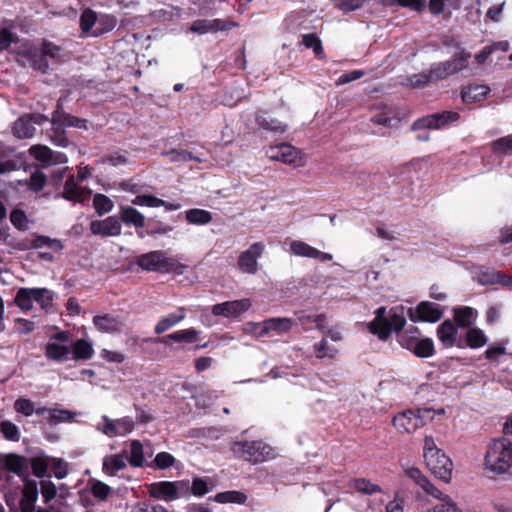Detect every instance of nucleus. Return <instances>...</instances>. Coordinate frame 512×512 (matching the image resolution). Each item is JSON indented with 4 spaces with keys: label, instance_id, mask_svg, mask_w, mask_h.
<instances>
[{
    "label": "nucleus",
    "instance_id": "f257e3e1",
    "mask_svg": "<svg viewBox=\"0 0 512 512\" xmlns=\"http://www.w3.org/2000/svg\"><path fill=\"white\" fill-rule=\"evenodd\" d=\"M405 324V317L396 308H391L387 313L386 307L382 306L375 311V317L367 324V329L381 341H387L395 332L400 346L412 352L420 337L403 331Z\"/></svg>",
    "mask_w": 512,
    "mask_h": 512
},
{
    "label": "nucleus",
    "instance_id": "f03ea898",
    "mask_svg": "<svg viewBox=\"0 0 512 512\" xmlns=\"http://www.w3.org/2000/svg\"><path fill=\"white\" fill-rule=\"evenodd\" d=\"M485 467L495 475L504 474L512 467V442L509 439L502 437L490 442Z\"/></svg>",
    "mask_w": 512,
    "mask_h": 512
},
{
    "label": "nucleus",
    "instance_id": "7ed1b4c3",
    "mask_svg": "<svg viewBox=\"0 0 512 512\" xmlns=\"http://www.w3.org/2000/svg\"><path fill=\"white\" fill-rule=\"evenodd\" d=\"M135 263L145 271H154L159 273L182 274L185 265L180 263L175 257H168L165 251L154 250L140 254L136 257Z\"/></svg>",
    "mask_w": 512,
    "mask_h": 512
},
{
    "label": "nucleus",
    "instance_id": "20e7f679",
    "mask_svg": "<svg viewBox=\"0 0 512 512\" xmlns=\"http://www.w3.org/2000/svg\"><path fill=\"white\" fill-rule=\"evenodd\" d=\"M434 417L430 408L408 409L393 417L392 424L400 433H413Z\"/></svg>",
    "mask_w": 512,
    "mask_h": 512
},
{
    "label": "nucleus",
    "instance_id": "39448f33",
    "mask_svg": "<svg viewBox=\"0 0 512 512\" xmlns=\"http://www.w3.org/2000/svg\"><path fill=\"white\" fill-rule=\"evenodd\" d=\"M234 455L246 461L257 464L273 456V448L268 444L257 441L235 442L232 446Z\"/></svg>",
    "mask_w": 512,
    "mask_h": 512
},
{
    "label": "nucleus",
    "instance_id": "423d86ee",
    "mask_svg": "<svg viewBox=\"0 0 512 512\" xmlns=\"http://www.w3.org/2000/svg\"><path fill=\"white\" fill-rule=\"evenodd\" d=\"M148 494L154 499L171 502L189 494V481H159L148 485Z\"/></svg>",
    "mask_w": 512,
    "mask_h": 512
},
{
    "label": "nucleus",
    "instance_id": "0eeeda50",
    "mask_svg": "<svg viewBox=\"0 0 512 512\" xmlns=\"http://www.w3.org/2000/svg\"><path fill=\"white\" fill-rule=\"evenodd\" d=\"M460 119V114L456 111H442L439 113L429 114L418 118L411 125L412 131L422 129H443L450 124L457 122Z\"/></svg>",
    "mask_w": 512,
    "mask_h": 512
},
{
    "label": "nucleus",
    "instance_id": "6e6552de",
    "mask_svg": "<svg viewBox=\"0 0 512 512\" xmlns=\"http://www.w3.org/2000/svg\"><path fill=\"white\" fill-rule=\"evenodd\" d=\"M425 463L430 472L438 479L449 483L452 477L453 463L451 459L441 450L438 454L429 455Z\"/></svg>",
    "mask_w": 512,
    "mask_h": 512
},
{
    "label": "nucleus",
    "instance_id": "1a4fd4ad",
    "mask_svg": "<svg viewBox=\"0 0 512 512\" xmlns=\"http://www.w3.org/2000/svg\"><path fill=\"white\" fill-rule=\"evenodd\" d=\"M409 319L416 322H438L443 317V310L441 307L433 302L421 301L415 308H409Z\"/></svg>",
    "mask_w": 512,
    "mask_h": 512
},
{
    "label": "nucleus",
    "instance_id": "9d476101",
    "mask_svg": "<svg viewBox=\"0 0 512 512\" xmlns=\"http://www.w3.org/2000/svg\"><path fill=\"white\" fill-rule=\"evenodd\" d=\"M265 245L262 242H255L238 257L237 267L242 273L256 274L258 271V259L263 255Z\"/></svg>",
    "mask_w": 512,
    "mask_h": 512
},
{
    "label": "nucleus",
    "instance_id": "9b49d317",
    "mask_svg": "<svg viewBox=\"0 0 512 512\" xmlns=\"http://www.w3.org/2000/svg\"><path fill=\"white\" fill-rule=\"evenodd\" d=\"M267 156L274 161H281L285 164L300 166L301 156L300 151L297 150L290 144L282 143L277 146L270 147L267 152Z\"/></svg>",
    "mask_w": 512,
    "mask_h": 512
},
{
    "label": "nucleus",
    "instance_id": "f8f14e48",
    "mask_svg": "<svg viewBox=\"0 0 512 512\" xmlns=\"http://www.w3.org/2000/svg\"><path fill=\"white\" fill-rule=\"evenodd\" d=\"M90 195L85 187L76 181L75 175H69L64 183L63 191L58 193L56 198H63L74 203H83Z\"/></svg>",
    "mask_w": 512,
    "mask_h": 512
},
{
    "label": "nucleus",
    "instance_id": "ddd939ff",
    "mask_svg": "<svg viewBox=\"0 0 512 512\" xmlns=\"http://www.w3.org/2000/svg\"><path fill=\"white\" fill-rule=\"evenodd\" d=\"M251 301L249 299H240L234 301H226L216 304L212 307L214 316H223L226 318H236L249 310Z\"/></svg>",
    "mask_w": 512,
    "mask_h": 512
},
{
    "label": "nucleus",
    "instance_id": "4468645a",
    "mask_svg": "<svg viewBox=\"0 0 512 512\" xmlns=\"http://www.w3.org/2000/svg\"><path fill=\"white\" fill-rule=\"evenodd\" d=\"M235 26L234 22L222 19H197L191 23L189 30L192 33L203 35L209 32L216 33L218 31L230 30Z\"/></svg>",
    "mask_w": 512,
    "mask_h": 512
},
{
    "label": "nucleus",
    "instance_id": "2eb2a0df",
    "mask_svg": "<svg viewBox=\"0 0 512 512\" xmlns=\"http://www.w3.org/2000/svg\"><path fill=\"white\" fill-rule=\"evenodd\" d=\"M90 231L92 234L102 237L120 236L122 227L116 216H109L104 220L91 221Z\"/></svg>",
    "mask_w": 512,
    "mask_h": 512
},
{
    "label": "nucleus",
    "instance_id": "dca6fc26",
    "mask_svg": "<svg viewBox=\"0 0 512 512\" xmlns=\"http://www.w3.org/2000/svg\"><path fill=\"white\" fill-rule=\"evenodd\" d=\"M476 280L480 285L488 286L499 284L503 287L512 286V276L492 268L481 269L476 274Z\"/></svg>",
    "mask_w": 512,
    "mask_h": 512
},
{
    "label": "nucleus",
    "instance_id": "f3484780",
    "mask_svg": "<svg viewBox=\"0 0 512 512\" xmlns=\"http://www.w3.org/2000/svg\"><path fill=\"white\" fill-rule=\"evenodd\" d=\"M92 322L95 328L101 333L117 334L122 332L124 327V322L120 317L109 313L95 315Z\"/></svg>",
    "mask_w": 512,
    "mask_h": 512
},
{
    "label": "nucleus",
    "instance_id": "a211bd4d",
    "mask_svg": "<svg viewBox=\"0 0 512 512\" xmlns=\"http://www.w3.org/2000/svg\"><path fill=\"white\" fill-rule=\"evenodd\" d=\"M462 69H464V66L458 63L457 58H453L444 62L433 63L430 66L429 72L431 73L432 81H439L458 73Z\"/></svg>",
    "mask_w": 512,
    "mask_h": 512
},
{
    "label": "nucleus",
    "instance_id": "6ab92c4d",
    "mask_svg": "<svg viewBox=\"0 0 512 512\" xmlns=\"http://www.w3.org/2000/svg\"><path fill=\"white\" fill-rule=\"evenodd\" d=\"M457 326L451 320L443 321L437 328V337L445 347H463L457 342Z\"/></svg>",
    "mask_w": 512,
    "mask_h": 512
},
{
    "label": "nucleus",
    "instance_id": "aec40b11",
    "mask_svg": "<svg viewBox=\"0 0 512 512\" xmlns=\"http://www.w3.org/2000/svg\"><path fill=\"white\" fill-rule=\"evenodd\" d=\"M256 124L266 131L283 134L287 130V125L281 121L272 118L266 111L259 110L255 113Z\"/></svg>",
    "mask_w": 512,
    "mask_h": 512
},
{
    "label": "nucleus",
    "instance_id": "412c9836",
    "mask_svg": "<svg viewBox=\"0 0 512 512\" xmlns=\"http://www.w3.org/2000/svg\"><path fill=\"white\" fill-rule=\"evenodd\" d=\"M119 219L127 226H134L136 229L144 228L146 224L145 216L132 206L121 205L119 210Z\"/></svg>",
    "mask_w": 512,
    "mask_h": 512
},
{
    "label": "nucleus",
    "instance_id": "4be33fe9",
    "mask_svg": "<svg viewBox=\"0 0 512 512\" xmlns=\"http://www.w3.org/2000/svg\"><path fill=\"white\" fill-rule=\"evenodd\" d=\"M87 123L88 121L86 119H82L79 117H76L72 114L66 113L64 111H60L59 109L55 110L52 114V124L56 125L59 124L61 126L65 127H75L79 129L87 130Z\"/></svg>",
    "mask_w": 512,
    "mask_h": 512
},
{
    "label": "nucleus",
    "instance_id": "5701e85b",
    "mask_svg": "<svg viewBox=\"0 0 512 512\" xmlns=\"http://www.w3.org/2000/svg\"><path fill=\"white\" fill-rule=\"evenodd\" d=\"M199 336V331L195 328H188L183 330H178L166 336L160 337L156 340V342L170 345L172 342H186L193 343L197 341Z\"/></svg>",
    "mask_w": 512,
    "mask_h": 512
},
{
    "label": "nucleus",
    "instance_id": "b1692460",
    "mask_svg": "<svg viewBox=\"0 0 512 512\" xmlns=\"http://www.w3.org/2000/svg\"><path fill=\"white\" fill-rule=\"evenodd\" d=\"M490 93V88L486 85H469L461 90V99L466 104L483 101Z\"/></svg>",
    "mask_w": 512,
    "mask_h": 512
},
{
    "label": "nucleus",
    "instance_id": "393cba45",
    "mask_svg": "<svg viewBox=\"0 0 512 512\" xmlns=\"http://www.w3.org/2000/svg\"><path fill=\"white\" fill-rule=\"evenodd\" d=\"M0 467L8 472L21 475L26 465V458L18 454L10 453L0 456Z\"/></svg>",
    "mask_w": 512,
    "mask_h": 512
},
{
    "label": "nucleus",
    "instance_id": "a878e982",
    "mask_svg": "<svg viewBox=\"0 0 512 512\" xmlns=\"http://www.w3.org/2000/svg\"><path fill=\"white\" fill-rule=\"evenodd\" d=\"M127 457L123 453L107 455L103 458L102 471L104 474L114 476L118 471L126 468Z\"/></svg>",
    "mask_w": 512,
    "mask_h": 512
},
{
    "label": "nucleus",
    "instance_id": "bb28decb",
    "mask_svg": "<svg viewBox=\"0 0 512 512\" xmlns=\"http://www.w3.org/2000/svg\"><path fill=\"white\" fill-rule=\"evenodd\" d=\"M186 317L185 308L179 307L176 312L170 313L169 315L163 317L156 324L154 331L156 334L161 335L171 327L175 326Z\"/></svg>",
    "mask_w": 512,
    "mask_h": 512
},
{
    "label": "nucleus",
    "instance_id": "cd10ccee",
    "mask_svg": "<svg viewBox=\"0 0 512 512\" xmlns=\"http://www.w3.org/2000/svg\"><path fill=\"white\" fill-rule=\"evenodd\" d=\"M475 310L469 306L458 307L453 310L455 325L459 328H469L475 321Z\"/></svg>",
    "mask_w": 512,
    "mask_h": 512
},
{
    "label": "nucleus",
    "instance_id": "c85d7f7f",
    "mask_svg": "<svg viewBox=\"0 0 512 512\" xmlns=\"http://www.w3.org/2000/svg\"><path fill=\"white\" fill-rule=\"evenodd\" d=\"M146 230L145 232L138 231L137 234L140 238H144L145 235L155 236V235H165L172 231V227L165 224L161 220L156 218H149L145 224Z\"/></svg>",
    "mask_w": 512,
    "mask_h": 512
},
{
    "label": "nucleus",
    "instance_id": "c756f323",
    "mask_svg": "<svg viewBox=\"0 0 512 512\" xmlns=\"http://www.w3.org/2000/svg\"><path fill=\"white\" fill-rule=\"evenodd\" d=\"M73 354V359L78 360H89L94 355V349L92 344L84 339H78L73 342L71 346V350Z\"/></svg>",
    "mask_w": 512,
    "mask_h": 512
},
{
    "label": "nucleus",
    "instance_id": "7c9ffc66",
    "mask_svg": "<svg viewBox=\"0 0 512 512\" xmlns=\"http://www.w3.org/2000/svg\"><path fill=\"white\" fill-rule=\"evenodd\" d=\"M292 328V320L290 318H269L263 321V331L268 333L275 331L278 334L289 332Z\"/></svg>",
    "mask_w": 512,
    "mask_h": 512
},
{
    "label": "nucleus",
    "instance_id": "2f4dec72",
    "mask_svg": "<svg viewBox=\"0 0 512 512\" xmlns=\"http://www.w3.org/2000/svg\"><path fill=\"white\" fill-rule=\"evenodd\" d=\"M117 25V19L114 15L101 14L97 17L96 28L92 32V37H99L111 32Z\"/></svg>",
    "mask_w": 512,
    "mask_h": 512
},
{
    "label": "nucleus",
    "instance_id": "473e14b6",
    "mask_svg": "<svg viewBox=\"0 0 512 512\" xmlns=\"http://www.w3.org/2000/svg\"><path fill=\"white\" fill-rule=\"evenodd\" d=\"M97 13L91 8L82 11L79 20V26L83 35L92 36L94 28L97 24Z\"/></svg>",
    "mask_w": 512,
    "mask_h": 512
},
{
    "label": "nucleus",
    "instance_id": "72a5a7b5",
    "mask_svg": "<svg viewBox=\"0 0 512 512\" xmlns=\"http://www.w3.org/2000/svg\"><path fill=\"white\" fill-rule=\"evenodd\" d=\"M70 354V348L65 345L54 342L47 343L45 346V356L53 361H66Z\"/></svg>",
    "mask_w": 512,
    "mask_h": 512
},
{
    "label": "nucleus",
    "instance_id": "f704fd0d",
    "mask_svg": "<svg viewBox=\"0 0 512 512\" xmlns=\"http://www.w3.org/2000/svg\"><path fill=\"white\" fill-rule=\"evenodd\" d=\"M209 500H213L217 503L226 504V503H236V504H245L247 501V496L240 491L231 490L217 493L213 498L210 497Z\"/></svg>",
    "mask_w": 512,
    "mask_h": 512
},
{
    "label": "nucleus",
    "instance_id": "c9c22d12",
    "mask_svg": "<svg viewBox=\"0 0 512 512\" xmlns=\"http://www.w3.org/2000/svg\"><path fill=\"white\" fill-rule=\"evenodd\" d=\"M87 485L91 494L99 501H107L112 493L111 487L98 479H89Z\"/></svg>",
    "mask_w": 512,
    "mask_h": 512
},
{
    "label": "nucleus",
    "instance_id": "e433bc0d",
    "mask_svg": "<svg viewBox=\"0 0 512 512\" xmlns=\"http://www.w3.org/2000/svg\"><path fill=\"white\" fill-rule=\"evenodd\" d=\"M35 128L32 125L28 116L20 117L15 121L13 126V133L20 139L30 138L34 135Z\"/></svg>",
    "mask_w": 512,
    "mask_h": 512
},
{
    "label": "nucleus",
    "instance_id": "4c0bfd02",
    "mask_svg": "<svg viewBox=\"0 0 512 512\" xmlns=\"http://www.w3.org/2000/svg\"><path fill=\"white\" fill-rule=\"evenodd\" d=\"M127 461L132 467L140 468L144 466L145 457L143 445L139 440H132L130 443V455Z\"/></svg>",
    "mask_w": 512,
    "mask_h": 512
},
{
    "label": "nucleus",
    "instance_id": "58836bf2",
    "mask_svg": "<svg viewBox=\"0 0 512 512\" xmlns=\"http://www.w3.org/2000/svg\"><path fill=\"white\" fill-rule=\"evenodd\" d=\"M412 353L419 358H429L435 354L434 342L431 338L424 337L417 341Z\"/></svg>",
    "mask_w": 512,
    "mask_h": 512
},
{
    "label": "nucleus",
    "instance_id": "ea45409f",
    "mask_svg": "<svg viewBox=\"0 0 512 512\" xmlns=\"http://www.w3.org/2000/svg\"><path fill=\"white\" fill-rule=\"evenodd\" d=\"M466 345L471 349L483 347L488 339L480 328H471L465 335Z\"/></svg>",
    "mask_w": 512,
    "mask_h": 512
},
{
    "label": "nucleus",
    "instance_id": "a19ab883",
    "mask_svg": "<svg viewBox=\"0 0 512 512\" xmlns=\"http://www.w3.org/2000/svg\"><path fill=\"white\" fill-rule=\"evenodd\" d=\"M186 220L191 224L205 225L212 221V213L204 209H190L186 211Z\"/></svg>",
    "mask_w": 512,
    "mask_h": 512
},
{
    "label": "nucleus",
    "instance_id": "79ce46f5",
    "mask_svg": "<svg viewBox=\"0 0 512 512\" xmlns=\"http://www.w3.org/2000/svg\"><path fill=\"white\" fill-rule=\"evenodd\" d=\"M491 151L496 156L512 153V134L494 140L491 143Z\"/></svg>",
    "mask_w": 512,
    "mask_h": 512
},
{
    "label": "nucleus",
    "instance_id": "37998d69",
    "mask_svg": "<svg viewBox=\"0 0 512 512\" xmlns=\"http://www.w3.org/2000/svg\"><path fill=\"white\" fill-rule=\"evenodd\" d=\"M164 155L169 156L170 162H188V161H195L197 163H202L203 158L194 155L192 152H189L187 150H178V149H171L170 151H167L164 153Z\"/></svg>",
    "mask_w": 512,
    "mask_h": 512
},
{
    "label": "nucleus",
    "instance_id": "c03bdc74",
    "mask_svg": "<svg viewBox=\"0 0 512 512\" xmlns=\"http://www.w3.org/2000/svg\"><path fill=\"white\" fill-rule=\"evenodd\" d=\"M31 288H20L15 296L14 303L22 310L29 311L33 308L34 299L32 298Z\"/></svg>",
    "mask_w": 512,
    "mask_h": 512
},
{
    "label": "nucleus",
    "instance_id": "a18cd8bd",
    "mask_svg": "<svg viewBox=\"0 0 512 512\" xmlns=\"http://www.w3.org/2000/svg\"><path fill=\"white\" fill-rule=\"evenodd\" d=\"M290 252L295 256L313 258L316 253V248L310 246L304 241L293 240L290 243Z\"/></svg>",
    "mask_w": 512,
    "mask_h": 512
},
{
    "label": "nucleus",
    "instance_id": "49530a36",
    "mask_svg": "<svg viewBox=\"0 0 512 512\" xmlns=\"http://www.w3.org/2000/svg\"><path fill=\"white\" fill-rule=\"evenodd\" d=\"M313 350L317 359L329 358L333 359L338 353V350L328 345L326 338L313 345Z\"/></svg>",
    "mask_w": 512,
    "mask_h": 512
},
{
    "label": "nucleus",
    "instance_id": "de8ad7c7",
    "mask_svg": "<svg viewBox=\"0 0 512 512\" xmlns=\"http://www.w3.org/2000/svg\"><path fill=\"white\" fill-rule=\"evenodd\" d=\"M31 247L35 249H39L42 247H49L54 249L55 251H61L64 246L62 242L58 239H51L48 236L38 235L36 236L31 243Z\"/></svg>",
    "mask_w": 512,
    "mask_h": 512
},
{
    "label": "nucleus",
    "instance_id": "09e8293b",
    "mask_svg": "<svg viewBox=\"0 0 512 512\" xmlns=\"http://www.w3.org/2000/svg\"><path fill=\"white\" fill-rule=\"evenodd\" d=\"M93 207L99 216L109 213L113 207V201L104 194H96L93 198Z\"/></svg>",
    "mask_w": 512,
    "mask_h": 512
},
{
    "label": "nucleus",
    "instance_id": "8fccbe9b",
    "mask_svg": "<svg viewBox=\"0 0 512 512\" xmlns=\"http://www.w3.org/2000/svg\"><path fill=\"white\" fill-rule=\"evenodd\" d=\"M32 298L41 308L47 309L52 306L53 295L52 292L47 288H31Z\"/></svg>",
    "mask_w": 512,
    "mask_h": 512
},
{
    "label": "nucleus",
    "instance_id": "3c124183",
    "mask_svg": "<svg viewBox=\"0 0 512 512\" xmlns=\"http://www.w3.org/2000/svg\"><path fill=\"white\" fill-rule=\"evenodd\" d=\"M49 457L37 456L30 460L32 473L38 478H43L47 474L50 465Z\"/></svg>",
    "mask_w": 512,
    "mask_h": 512
},
{
    "label": "nucleus",
    "instance_id": "603ef678",
    "mask_svg": "<svg viewBox=\"0 0 512 512\" xmlns=\"http://www.w3.org/2000/svg\"><path fill=\"white\" fill-rule=\"evenodd\" d=\"M353 487L359 493L366 495H373L375 493L382 492L379 485L371 483L368 479L358 478L353 481Z\"/></svg>",
    "mask_w": 512,
    "mask_h": 512
},
{
    "label": "nucleus",
    "instance_id": "864d4df0",
    "mask_svg": "<svg viewBox=\"0 0 512 512\" xmlns=\"http://www.w3.org/2000/svg\"><path fill=\"white\" fill-rule=\"evenodd\" d=\"M302 44L308 48L312 49L316 56H320L323 54V46L321 39L317 36L316 33H308L302 36Z\"/></svg>",
    "mask_w": 512,
    "mask_h": 512
},
{
    "label": "nucleus",
    "instance_id": "5fc2aeb1",
    "mask_svg": "<svg viewBox=\"0 0 512 512\" xmlns=\"http://www.w3.org/2000/svg\"><path fill=\"white\" fill-rule=\"evenodd\" d=\"M0 431L6 440L13 442H18L20 440L19 428L11 421H2L0 424Z\"/></svg>",
    "mask_w": 512,
    "mask_h": 512
},
{
    "label": "nucleus",
    "instance_id": "6e6d98bb",
    "mask_svg": "<svg viewBox=\"0 0 512 512\" xmlns=\"http://www.w3.org/2000/svg\"><path fill=\"white\" fill-rule=\"evenodd\" d=\"M132 203L134 205L138 206H146V207H161L164 205V200L160 199L154 195L150 194H140L137 195L133 200Z\"/></svg>",
    "mask_w": 512,
    "mask_h": 512
},
{
    "label": "nucleus",
    "instance_id": "4d7b16f0",
    "mask_svg": "<svg viewBox=\"0 0 512 512\" xmlns=\"http://www.w3.org/2000/svg\"><path fill=\"white\" fill-rule=\"evenodd\" d=\"M53 126L52 134L50 136L52 143L60 147H68L71 142L66 135L65 128L59 124Z\"/></svg>",
    "mask_w": 512,
    "mask_h": 512
},
{
    "label": "nucleus",
    "instance_id": "13d9d810",
    "mask_svg": "<svg viewBox=\"0 0 512 512\" xmlns=\"http://www.w3.org/2000/svg\"><path fill=\"white\" fill-rule=\"evenodd\" d=\"M29 153L36 160L48 166L49 158L51 156V149L45 145H33L29 149Z\"/></svg>",
    "mask_w": 512,
    "mask_h": 512
},
{
    "label": "nucleus",
    "instance_id": "bf43d9fd",
    "mask_svg": "<svg viewBox=\"0 0 512 512\" xmlns=\"http://www.w3.org/2000/svg\"><path fill=\"white\" fill-rule=\"evenodd\" d=\"M47 181V176L42 171L36 170L30 176L28 187L30 190L37 193L43 190Z\"/></svg>",
    "mask_w": 512,
    "mask_h": 512
},
{
    "label": "nucleus",
    "instance_id": "052dcab7",
    "mask_svg": "<svg viewBox=\"0 0 512 512\" xmlns=\"http://www.w3.org/2000/svg\"><path fill=\"white\" fill-rule=\"evenodd\" d=\"M209 491V483L207 479L202 477L194 478L192 481V485H189V493L191 492L196 497H202Z\"/></svg>",
    "mask_w": 512,
    "mask_h": 512
},
{
    "label": "nucleus",
    "instance_id": "680f3d73",
    "mask_svg": "<svg viewBox=\"0 0 512 512\" xmlns=\"http://www.w3.org/2000/svg\"><path fill=\"white\" fill-rule=\"evenodd\" d=\"M30 63L33 69L42 73H45L49 68L47 58L41 51L31 53Z\"/></svg>",
    "mask_w": 512,
    "mask_h": 512
},
{
    "label": "nucleus",
    "instance_id": "e2e57ef3",
    "mask_svg": "<svg viewBox=\"0 0 512 512\" xmlns=\"http://www.w3.org/2000/svg\"><path fill=\"white\" fill-rule=\"evenodd\" d=\"M10 221L13 226L18 230H26L27 229V216L26 213L22 209H13L10 213Z\"/></svg>",
    "mask_w": 512,
    "mask_h": 512
},
{
    "label": "nucleus",
    "instance_id": "0e129e2a",
    "mask_svg": "<svg viewBox=\"0 0 512 512\" xmlns=\"http://www.w3.org/2000/svg\"><path fill=\"white\" fill-rule=\"evenodd\" d=\"M50 467L57 479H63L68 475V465L60 458H50Z\"/></svg>",
    "mask_w": 512,
    "mask_h": 512
},
{
    "label": "nucleus",
    "instance_id": "69168bd1",
    "mask_svg": "<svg viewBox=\"0 0 512 512\" xmlns=\"http://www.w3.org/2000/svg\"><path fill=\"white\" fill-rule=\"evenodd\" d=\"M409 82L414 88H423L429 85L432 81L431 73L429 70L422 71L418 74H413L409 77Z\"/></svg>",
    "mask_w": 512,
    "mask_h": 512
},
{
    "label": "nucleus",
    "instance_id": "338daca9",
    "mask_svg": "<svg viewBox=\"0 0 512 512\" xmlns=\"http://www.w3.org/2000/svg\"><path fill=\"white\" fill-rule=\"evenodd\" d=\"M154 466L157 469H167L174 465L175 458L168 452H159L154 458Z\"/></svg>",
    "mask_w": 512,
    "mask_h": 512
},
{
    "label": "nucleus",
    "instance_id": "774afa93",
    "mask_svg": "<svg viewBox=\"0 0 512 512\" xmlns=\"http://www.w3.org/2000/svg\"><path fill=\"white\" fill-rule=\"evenodd\" d=\"M427 512H462L457 508L456 504L448 497L441 500L440 503L436 504L431 510Z\"/></svg>",
    "mask_w": 512,
    "mask_h": 512
}]
</instances>
